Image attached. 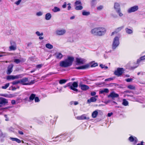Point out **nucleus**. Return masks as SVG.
<instances>
[{"label": "nucleus", "instance_id": "1", "mask_svg": "<svg viewBox=\"0 0 145 145\" xmlns=\"http://www.w3.org/2000/svg\"><path fill=\"white\" fill-rule=\"evenodd\" d=\"M74 60V58L73 57L68 56L66 59L60 62L59 66L64 68L71 67L72 65Z\"/></svg>", "mask_w": 145, "mask_h": 145}, {"label": "nucleus", "instance_id": "2", "mask_svg": "<svg viewBox=\"0 0 145 145\" xmlns=\"http://www.w3.org/2000/svg\"><path fill=\"white\" fill-rule=\"evenodd\" d=\"M106 29L103 27L95 28L92 29L91 33L95 35L101 36L104 35L106 32Z\"/></svg>", "mask_w": 145, "mask_h": 145}, {"label": "nucleus", "instance_id": "3", "mask_svg": "<svg viewBox=\"0 0 145 145\" xmlns=\"http://www.w3.org/2000/svg\"><path fill=\"white\" fill-rule=\"evenodd\" d=\"M20 84L22 85H30L34 84L35 83V80H31L30 82L27 77H25L20 80Z\"/></svg>", "mask_w": 145, "mask_h": 145}, {"label": "nucleus", "instance_id": "4", "mask_svg": "<svg viewBox=\"0 0 145 145\" xmlns=\"http://www.w3.org/2000/svg\"><path fill=\"white\" fill-rule=\"evenodd\" d=\"M71 82H69L65 86H64V88H66L67 87H69V88L74 91L78 92V90L76 88H77L78 86V83L77 82H74L71 85Z\"/></svg>", "mask_w": 145, "mask_h": 145}, {"label": "nucleus", "instance_id": "5", "mask_svg": "<svg viewBox=\"0 0 145 145\" xmlns=\"http://www.w3.org/2000/svg\"><path fill=\"white\" fill-rule=\"evenodd\" d=\"M114 8L116 12L121 17L123 16V14L121 12L120 5L118 3H114Z\"/></svg>", "mask_w": 145, "mask_h": 145}, {"label": "nucleus", "instance_id": "6", "mask_svg": "<svg viewBox=\"0 0 145 145\" xmlns=\"http://www.w3.org/2000/svg\"><path fill=\"white\" fill-rule=\"evenodd\" d=\"M120 44L119 39L118 37H115L114 39L112 45V48L115 49Z\"/></svg>", "mask_w": 145, "mask_h": 145}, {"label": "nucleus", "instance_id": "7", "mask_svg": "<svg viewBox=\"0 0 145 145\" xmlns=\"http://www.w3.org/2000/svg\"><path fill=\"white\" fill-rule=\"evenodd\" d=\"M123 71V68H118L115 71L114 74L118 77L120 76L122 74Z\"/></svg>", "mask_w": 145, "mask_h": 145}, {"label": "nucleus", "instance_id": "8", "mask_svg": "<svg viewBox=\"0 0 145 145\" xmlns=\"http://www.w3.org/2000/svg\"><path fill=\"white\" fill-rule=\"evenodd\" d=\"M138 9V6H135L129 8L127 12L128 13H130L137 10Z\"/></svg>", "mask_w": 145, "mask_h": 145}, {"label": "nucleus", "instance_id": "9", "mask_svg": "<svg viewBox=\"0 0 145 145\" xmlns=\"http://www.w3.org/2000/svg\"><path fill=\"white\" fill-rule=\"evenodd\" d=\"M8 103V100L5 98L0 97V104L1 106L5 105Z\"/></svg>", "mask_w": 145, "mask_h": 145}, {"label": "nucleus", "instance_id": "10", "mask_svg": "<svg viewBox=\"0 0 145 145\" xmlns=\"http://www.w3.org/2000/svg\"><path fill=\"white\" fill-rule=\"evenodd\" d=\"M128 140L130 142H134V143L135 144L138 142V139L136 137H133L132 136L130 137L129 138Z\"/></svg>", "mask_w": 145, "mask_h": 145}, {"label": "nucleus", "instance_id": "11", "mask_svg": "<svg viewBox=\"0 0 145 145\" xmlns=\"http://www.w3.org/2000/svg\"><path fill=\"white\" fill-rule=\"evenodd\" d=\"M66 31L65 29L57 30L56 31V34L58 35H63L65 34Z\"/></svg>", "mask_w": 145, "mask_h": 145}, {"label": "nucleus", "instance_id": "12", "mask_svg": "<svg viewBox=\"0 0 145 145\" xmlns=\"http://www.w3.org/2000/svg\"><path fill=\"white\" fill-rule=\"evenodd\" d=\"M79 86L82 90L84 91L86 90L89 89V87L88 86L84 84H80Z\"/></svg>", "mask_w": 145, "mask_h": 145}, {"label": "nucleus", "instance_id": "13", "mask_svg": "<svg viewBox=\"0 0 145 145\" xmlns=\"http://www.w3.org/2000/svg\"><path fill=\"white\" fill-rule=\"evenodd\" d=\"M89 67V65L88 64H86L79 67H76L75 69H88Z\"/></svg>", "mask_w": 145, "mask_h": 145}, {"label": "nucleus", "instance_id": "14", "mask_svg": "<svg viewBox=\"0 0 145 145\" xmlns=\"http://www.w3.org/2000/svg\"><path fill=\"white\" fill-rule=\"evenodd\" d=\"M14 66L13 64L9 65L8 67V69L7 72V74H10L12 72V69Z\"/></svg>", "mask_w": 145, "mask_h": 145}, {"label": "nucleus", "instance_id": "15", "mask_svg": "<svg viewBox=\"0 0 145 145\" xmlns=\"http://www.w3.org/2000/svg\"><path fill=\"white\" fill-rule=\"evenodd\" d=\"M77 118L79 120H89V118L86 117L85 114H82L81 116L78 117Z\"/></svg>", "mask_w": 145, "mask_h": 145}, {"label": "nucleus", "instance_id": "16", "mask_svg": "<svg viewBox=\"0 0 145 145\" xmlns=\"http://www.w3.org/2000/svg\"><path fill=\"white\" fill-rule=\"evenodd\" d=\"M19 76L18 75H10L8 76H7V79L8 80H10V79L14 80L15 79H18L19 78Z\"/></svg>", "mask_w": 145, "mask_h": 145}, {"label": "nucleus", "instance_id": "17", "mask_svg": "<svg viewBox=\"0 0 145 145\" xmlns=\"http://www.w3.org/2000/svg\"><path fill=\"white\" fill-rule=\"evenodd\" d=\"M124 27V26H121L120 27H118L116 29L115 31L113 32H112V34L111 35V36L114 35V34L117 33L119 31H120Z\"/></svg>", "mask_w": 145, "mask_h": 145}, {"label": "nucleus", "instance_id": "18", "mask_svg": "<svg viewBox=\"0 0 145 145\" xmlns=\"http://www.w3.org/2000/svg\"><path fill=\"white\" fill-rule=\"evenodd\" d=\"M97 100L96 98L95 97H92L90 99H89L87 100V103H88L90 104L91 102H95Z\"/></svg>", "mask_w": 145, "mask_h": 145}, {"label": "nucleus", "instance_id": "19", "mask_svg": "<svg viewBox=\"0 0 145 145\" xmlns=\"http://www.w3.org/2000/svg\"><path fill=\"white\" fill-rule=\"evenodd\" d=\"M76 60L77 64H83L84 63V60L81 58H76Z\"/></svg>", "mask_w": 145, "mask_h": 145}, {"label": "nucleus", "instance_id": "20", "mask_svg": "<svg viewBox=\"0 0 145 145\" xmlns=\"http://www.w3.org/2000/svg\"><path fill=\"white\" fill-rule=\"evenodd\" d=\"M55 55H56V57L57 59L59 60L61 59L63 57V55L60 53H56Z\"/></svg>", "mask_w": 145, "mask_h": 145}, {"label": "nucleus", "instance_id": "21", "mask_svg": "<svg viewBox=\"0 0 145 145\" xmlns=\"http://www.w3.org/2000/svg\"><path fill=\"white\" fill-rule=\"evenodd\" d=\"M36 95L34 93H32L29 97V101L31 102L33 101L35 98Z\"/></svg>", "mask_w": 145, "mask_h": 145}, {"label": "nucleus", "instance_id": "22", "mask_svg": "<svg viewBox=\"0 0 145 145\" xmlns=\"http://www.w3.org/2000/svg\"><path fill=\"white\" fill-rule=\"evenodd\" d=\"M109 96L112 98L117 97L119 96L118 94L115 93L114 92H112L110 94Z\"/></svg>", "mask_w": 145, "mask_h": 145}, {"label": "nucleus", "instance_id": "23", "mask_svg": "<svg viewBox=\"0 0 145 145\" xmlns=\"http://www.w3.org/2000/svg\"><path fill=\"white\" fill-rule=\"evenodd\" d=\"M52 17V15L50 13H48L46 14L45 16V19L46 20H49Z\"/></svg>", "mask_w": 145, "mask_h": 145}, {"label": "nucleus", "instance_id": "24", "mask_svg": "<svg viewBox=\"0 0 145 145\" xmlns=\"http://www.w3.org/2000/svg\"><path fill=\"white\" fill-rule=\"evenodd\" d=\"M98 114V112L97 111L95 110L93 112L92 114V117L94 118H95L97 117Z\"/></svg>", "mask_w": 145, "mask_h": 145}, {"label": "nucleus", "instance_id": "25", "mask_svg": "<svg viewBox=\"0 0 145 145\" xmlns=\"http://www.w3.org/2000/svg\"><path fill=\"white\" fill-rule=\"evenodd\" d=\"M145 59V55L141 56L140 57L139 59H137V63H139L142 60H143Z\"/></svg>", "mask_w": 145, "mask_h": 145}, {"label": "nucleus", "instance_id": "26", "mask_svg": "<svg viewBox=\"0 0 145 145\" xmlns=\"http://www.w3.org/2000/svg\"><path fill=\"white\" fill-rule=\"evenodd\" d=\"M52 10L53 12H57L59 11L60 10V8L56 7H54V8L52 9Z\"/></svg>", "mask_w": 145, "mask_h": 145}, {"label": "nucleus", "instance_id": "27", "mask_svg": "<svg viewBox=\"0 0 145 145\" xmlns=\"http://www.w3.org/2000/svg\"><path fill=\"white\" fill-rule=\"evenodd\" d=\"M90 67H95L97 66L98 65L97 63H95L94 62H92L91 63H90Z\"/></svg>", "mask_w": 145, "mask_h": 145}, {"label": "nucleus", "instance_id": "28", "mask_svg": "<svg viewBox=\"0 0 145 145\" xmlns=\"http://www.w3.org/2000/svg\"><path fill=\"white\" fill-rule=\"evenodd\" d=\"M10 50H15L16 49V46H10L9 47Z\"/></svg>", "mask_w": 145, "mask_h": 145}, {"label": "nucleus", "instance_id": "29", "mask_svg": "<svg viewBox=\"0 0 145 145\" xmlns=\"http://www.w3.org/2000/svg\"><path fill=\"white\" fill-rule=\"evenodd\" d=\"M125 30L127 33L131 34L133 33V31L130 29L128 28H126L125 29Z\"/></svg>", "mask_w": 145, "mask_h": 145}, {"label": "nucleus", "instance_id": "30", "mask_svg": "<svg viewBox=\"0 0 145 145\" xmlns=\"http://www.w3.org/2000/svg\"><path fill=\"white\" fill-rule=\"evenodd\" d=\"M67 81V80L61 79L60 80L59 82V84H65Z\"/></svg>", "mask_w": 145, "mask_h": 145}, {"label": "nucleus", "instance_id": "31", "mask_svg": "<svg viewBox=\"0 0 145 145\" xmlns=\"http://www.w3.org/2000/svg\"><path fill=\"white\" fill-rule=\"evenodd\" d=\"M12 95L10 94V95H8L7 94H1V96L4 97H6L8 98H10L12 97V96H11Z\"/></svg>", "mask_w": 145, "mask_h": 145}, {"label": "nucleus", "instance_id": "32", "mask_svg": "<svg viewBox=\"0 0 145 145\" xmlns=\"http://www.w3.org/2000/svg\"><path fill=\"white\" fill-rule=\"evenodd\" d=\"M46 47L48 48L51 49L53 48V46L49 43L47 44H46Z\"/></svg>", "mask_w": 145, "mask_h": 145}, {"label": "nucleus", "instance_id": "33", "mask_svg": "<svg viewBox=\"0 0 145 145\" xmlns=\"http://www.w3.org/2000/svg\"><path fill=\"white\" fill-rule=\"evenodd\" d=\"M127 88L131 90H135V86L131 85H128L127 86Z\"/></svg>", "mask_w": 145, "mask_h": 145}, {"label": "nucleus", "instance_id": "34", "mask_svg": "<svg viewBox=\"0 0 145 145\" xmlns=\"http://www.w3.org/2000/svg\"><path fill=\"white\" fill-rule=\"evenodd\" d=\"M13 85H15L18 84H20V80H15L11 82Z\"/></svg>", "mask_w": 145, "mask_h": 145}, {"label": "nucleus", "instance_id": "35", "mask_svg": "<svg viewBox=\"0 0 145 145\" xmlns=\"http://www.w3.org/2000/svg\"><path fill=\"white\" fill-rule=\"evenodd\" d=\"M90 13L89 12H86L85 11H83L82 12V14L84 16H88L90 14Z\"/></svg>", "mask_w": 145, "mask_h": 145}, {"label": "nucleus", "instance_id": "36", "mask_svg": "<svg viewBox=\"0 0 145 145\" xmlns=\"http://www.w3.org/2000/svg\"><path fill=\"white\" fill-rule=\"evenodd\" d=\"M122 104L123 105L126 106L128 105V102L125 99H123Z\"/></svg>", "mask_w": 145, "mask_h": 145}, {"label": "nucleus", "instance_id": "37", "mask_svg": "<svg viewBox=\"0 0 145 145\" xmlns=\"http://www.w3.org/2000/svg\"><path fill=\"white\" fill-rule=\"evenodd\" d=\"M9 84H9V83H7L4 86H2L1 87V88L3 89H6L9 86Z\"/></svg>", "mask_w": 145, "mask_h": 145}, {"label": "nucleus", "instance_id": "38", "mask_svg": "<svg viewBox=\"0 0 145 145\" xmlns=\"http://www.w3.org/2000/svg\"><path fill=\"white\" fill-rule=\"evenodd\" d=\"M75 9L76 10H81L83 9V7L81 5L76 6L75 8Z\"/></svg>", "mask_w": 145, "mask_h": 145}, {"label": "nucleus", "instance_id": "39", "mask_svg": "<svg viewBox=\"0 0 145 145\" xmlns=\"http://www.w3.org/2000/svg\"><path fill=\"white\" fill-rule=\"evenodd\" d=\"M35 33L38 36H42L43 35V33L42 32L40 33L39 32L37 31Z\"/></svg>", "mask_w": 145, "mask_h": 145}, {"label": "nucleus", "instance_id": "40", "mask_svg": "<svg viewBox=\"0 0 145 145\" xmlns=\"http://www.w3.org/2000/svg\"><path fill=\"white\" fill-rule=\"evenodd\" d=\"M21 62V60L19 59H15L14 60V62L16 64H18Z\"/></svg>", "mask_w": 145, "mask_h": 145}, {"label": "nucleus", "instance_id": "41", "mask_svg": "<svg viewBox=\"0 0 145 145\" xmlns=\"http://www.w3.org/2000/svg\"><path fill=\"white\" fill-rule=\"evenodd\" d=\"M34 99H35V102H36V103L39 102L40 101L39 97H38L35 96Z\"/></svg>", "mask_w": 145, "mask_h": 145}, {"label": "nucleus", "instance_id": "42", "mask_svg": "<svg viewBox=\"0 0 145 145\" xmlns=\"http://www.w3.org/2000/svg\"><path fill=\"white\" fill-rule=\"evenodd\" d=\"M42 14L43 13L41 11H39L38 12H37L36 14V15L38 16H41L42 15Z\"/></svg>", "mask_w": 145, "mask_h": 145}, {"label": "nucleus", "instance_id": "43", "mask_svg": "<svg viewBox=\"0 0 145 145\" xmlns=\"http://www.w3.org/2000/svg\"><path fill=\"white\" fill-rule=\"evenodd\" d=\"M75 5H81V2L80 1H76L75 2Z\"/></svg>", "mask_w": 145, "mask_h": 145}, {"label": "nucleus", "instance_id": "44", "mask_svg": "<svg viewBox=\"0 0 145 145\" xmlns=\"http://www.w3.org/2000/svg\"><path fill=\"white\" fill-rule=\"evenodd\" d=\"M103 5H100V6L97 7V10H101L103 8Z\"/></svg>", "mask_w": 145, "mask_h": 145}, {"label": "nucleus", "instance_id": "45", "mask_svg": "<svg viewBox=\"0 0 145 145\" xmlns=\"http://www.w3.org/2000/svg\"><path fill=\"white\" fill-rule=\"evenodd\" d=\"M126 82H130L132 80V78H128L125 79Z\"/></svg>", "mask_w": 145, "mask_h": 145}, {"label": "nucleus", "instance_id": "46", "mask_svg": "<svg viewBox=\"0 0 145 145\" xmlns=\"http://www.w3.org/2000/svg\"><path fill=\"white\" fill-rule=\"evenodd\" d=\"M10 44H11V46H16L15 42L13 41H10Z\"/></svg>", "mask_w": 145, "mask_h": 145}, {"label": "nucleus", "instance_id": "47", "mask_svg": "<svg viewBox=\"0 0 145 145\" xmlns=\"http://www.w3.org/2000/svg\"><path fill=\"white\" fill-rule=\"evenodd\" d=\"M21 1V0H19L16 2H15V4H16L17 5H18Z\"/></svg>", "mask_w": 145, "mask_h": 145}, {"label": "nucleus", "instance_id": "48", "mask_svg": "<svg viewBox=\"0 0 145 145\" xmlns=\"http://www.w3.org/2000/svg\"><path fill=\"white\" fill-rule=\"evenodd\" d=\"M103 90L104 92L108 93L109 92V90L107 88H105Z\"/></svg>", "mask_w": 145, "mask_h": 145}, {"label": "nucleus", "instance_id": "49", "mask_svg": "<svg viewBox=\"0 0 145 145\" xmlns=\"http://www.w3.org/2000/svg\"><path fill=\"white\" fill-rule=\"evenodd\" d=\"M113 79L112 78H109L105 79V81H111V80H113Z\"/></svg>", "mask_w": 145, "mask_h": 145}, {"label": "nucleus", "instance_id": "50", "mask_svg": "<svg viewBox=\"0 0 145 145\" xmlns=\"http://www.w3.org/2000/svg\"><path fill=\"white\" fill-rule=\"evenodd\" d=\"M42 65V64L38 65L37 66V67L38 68H40Z\"/></svg>", "mask_w": 145, "mask_h": 145}, {"label": "nucleus", "instance_id": "51", "mask_svg": "<svg viewBox=\"0 0 145 145\" xmlns=\"http://www.w3.org/2000/svg\"><path fill=\"white\" fill-rule=\"evenodd\" d=\"M96 94V92H91V95L92 96H95Z\"/></svg>", "mask_w": 145, "mask_h": 145}, {"label": "nucleus", "instance_id": "52", "mask_svg": "<svg viewBox=\"0 0 145 145\" xmlns=\"http://www.w3.org/2000/svg\"><path fill=\"white\" fill-rule=\"evenodd\" d=\"M66 2H65L64 3L63 5L62 6V7L63 8H65L66 7Z\"/></svg>", "mask_w": 145, "mask_h": 145}, {"label": "nucleus", "instance_id": "53", "mask_svg": "<svg viewBox=\"0 0 145 145\" xmlns=\"http://www.w3.org/2000/svg\"><path fill=\"white\" fill-rule=\"evenodd\" d=\"M17 139V138H10V139L13 141H16V139Z\"/></svg>", "mask_w": 145, "mask_h": 145}, {"label": "nucleus", "instance_id": "54", "mask_svg": "<svg viewBox=\"0 0 145 145\" xmlns=\"http://www.w3.org/2000/svg\"><path fill=\"white\" fill-rule=\"evenodd\" d=\"M91 7H94L95 5V4L94 3V2L92 1H91Z\"/></svg>", "mask_w": 145, "mask_h": 145}, {"label": "nucleus", "instance_id": "55", "mask_svg": "<svg viewBox=\"0 0 145 145\" xmlns=\"http://www.w3.org/2000/svg\"><path fill=\"white\" fill-rule=\"evenodd\" d=\"M16 142L18 143H20L21 142V140L17 138Z\"/></svg>", "mask_w": 145, "mask_h": 145}, {"label": "nucleus", "instance_id": "56", "mask_svg": "<svg viewBox=\"0 0 145 145\" xmlns=\"http://www.w3.org/2000/svg\"><path fill=\"white\" fill-rule=\"evenodd\" d=\"M11 103L12 105H14L16 104V101L14 100H12L11 101Z\"/></svg>", "mask_w": 145, "mask_h": 145}, {"label": "nucleus", "instance_id": "57", "mask_svg": "<svg viewBox=\"0 0 145 145\" xmlns=\"http://www.w3.org/2000/svg\"><path fill=\"white\" fill-rule=\"evenodd\" d=\"M100 67L102 69H103V68H105V65H103V64H100Z\"/></svg>", "mask_w": 145, "mask_h": 145}, {"label": "nucleus", "instance_id": "58", "mask_svg": "<svg viewBox=\"0 0 145 145\" xmlns=\"http://www.w3.org/2000/svg\"><path fill=\"white\" fill-rule=\"evenodd\" d=\"M144 142L143 141H141L140 142V143H138L137 144V145H144Z\"/></svg>", "mask_w": 145, "mask_h": 145}, {"label": "nucleus", "instance_id": "59", "mask_svg": "<svg viewBox=\"0 0 145 145\" xmlns=\"http://www.w3.org/2000/svg\"><path fill=\"white\" fill-rule=\"evenodd\" d=\"M137 66H135V67H131L130 68V69L131 70H133L134 69H135L137 67Z\"/></svg>", "mask_w": 145, "mask_h": 145}, {"label": "nucleus", "instance_id": "60", "mask_svg": "<svg viewBox=\"0 0 145 145\" xmlns=\"http://www.w3.org/2000/svg\"><path fill=\"white\" fill-rule=\"evenodd\" d=\"M18 133H19V134H20V135H23L24 134V133H23V132L21 131H18Z\"/></svg>", "mask_w": 145, "mask_h": 145}, {"label": "nucleus", "instance_id": "61", "mask_svg": "<svg viewBox=\"0 0 145 145\" xmlns=\"http://www.w3.org/2000/svg\"><path fill=\"white\" fill-rule=\"evenodd\" d=\"M24 101L25 102H26V101H29L28 98L27 97L25 98V99H24Z\"/></svg>", "mask_w": 145, "mask_h": 145}, {"label": "nucleus", "instance_id": "62", "mask_svg": "<svg viewBox=\"0 0 145 145\" xmlns=\"http://www.w3.org/2000/svg\"><path fill=\"white\" fill-rule=\"evenodd\" d=\"M113 114V113L112 112L111 113H109L108 114V117H110Z\"/></svg>", "mask_w": 145, "mask_h": 145}, {"label": "nucleus", "instance_id": "63", "mask_svg": "<svg viewBox=\"0 0 145 145\" xmlns=\"http://www.w3.org/2000/svg\"><path fill=\"white\" fill-rule=\"evenodd\" d=\"M104 93V91H103V90H101L100 91H99V93L100 94H103Z\"/></svg>", "mask_w": 145, "mask_h": 145}, {"label": "nucleus", "instance_id": "64", "mask_svg": "<svg viewBox=\"0 0 145 145\" xmlns=\"http://www.w3.org/2000/svg\"><path fill=\"white\" fill-rule=\"evenodd\" d=\"M131 92V91H129L128 90H126L125 91H124V93H130Z\"/></svg>", "mask_w": 145, "mask_h": 145}]
</instances>
